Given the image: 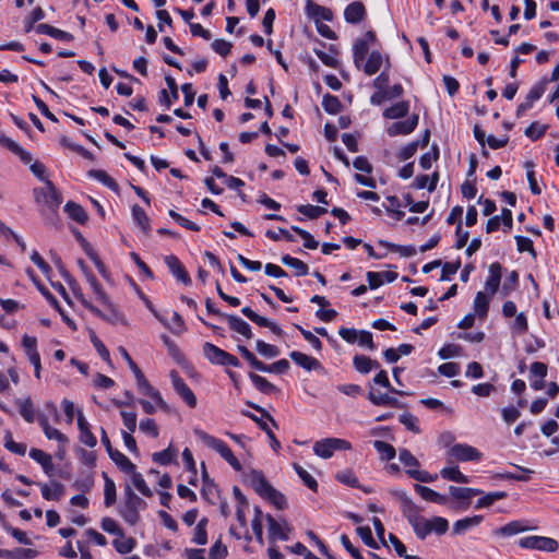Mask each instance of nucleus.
Wrapping results in <instances>:
<instances>
[{"mask_svg": "<svg viewBox=\"0 0 559 559\" xmlns=\"http://www.w3.org/2000/svg\"><path fill=\"white\" fill-rule=\"evenodd\" d=\"M64 211L68 215L79 224H85L87 221V213L85 210L78 203L69 201L64 205Z\"/></svg>", "mask_w": 559, "mask_h": 559, "instance_id": "nucleus-34", "label": "nucleus"}, {"mask_svg": "<svg viewBox=\"0 0 559 559\" xmlns=\"http://www.w3.org/2000/svg\"><path fill=\"white\" fill-rule=\"evenodd\" d=\"M373 447L377 450V452L379 453L380 459L382 461H391L396 455V451H395L394 447L384 441L376 440L373 442Z\"/></svg>", "mask_w": 559, "mask_h": 559, "instance_id": "nucleus-42", "label": "nucleus"}, {"mask_svg": "<svg viewBox=\"0 0 559 559\" xmlns=\"http://www.w3.org/2000/svg\"><path fill=\"white\" fill-rule=\"evenodd\" d=\"M369 46L367 40L356 39L353 46V58L355 66L360 69L365 62Z\"/></svg>", "mask_w": 559, "mask_h": 559, "instance_id": "nucleus-31", "label": "nucleus"}, {"mask_svg": "<svg viewBox=\"0 0 559 559\" xmlns=\"http://www.w3.org/2000/svg\"><path fill=\"white\" fill-rule=\"evenodd\" d=\"M75 297L81 302V305L90 310L92 313H94L96 317L108 321L110 323H114L120 319V314L111 307L110 308V314H105L103 311H100L98 308H96L90 300H87L82 293H75Z\"/></svg>", "mask_w": 559, "mask_h": 559, "instance_id": "nucleus-15", "label": "nucleus"}, {"mask_svg": "<svg viewBox=\"0 0 559 559\" xmlns=\"http://www.w3.org/2000/svg\"><path fill=\"white\" fill-rule=\"evenodd\" d=\"M518 283H519V274L516 271H511L503 284H502V289H501V293L504 295V296H508L512 290L515 289V287L518 286Z\"/></svg>", "mask_w": 559, "mask_h": 559, "instance_id": "nucleus-61", "label": "nucleus"}, {"mask_svg": "<svg viewBox=\"0 0 559 559\" xmlns=\"http://www.w3.org/2000/svg\"><path fill=\"white\" fill-rule=\"evenodd\" d=\"M34 194L38 203L45 204L53 213H56L62 201L61 195L51 181H47L45 188L35 189Z\"/></svg>", "mask_w": 559, "mask_h": 559, "instance_id": "nucleus-7", "label": "nucleus"}, {"mask_svg": "<svg viewBox=\"0 0 559 559\" xmlns=\"http://www.w3.org/2000/svg\"><path fill=\"white\" fill-rule=\"evenodd\" d=\"M132 215H133L134 221L141 227V229L145 234H148L150 233V219H148L145 211L139 205H133Z\"/></svg>", "mask_w": 559, "mask_h": 559, "instance_id": "nucleus-54", "label": "nucleus"}, {"mask_svg": "<svg viewBox=\"0 0 559 559\" xmlns=\"http://www.w3.org/2000/svg\"><path fill=\"white\" fill-rule=\"evenodd\" d=\"M87 174L90 177L100 181L111 190L116 191L118 189V183L106 171L100 169H92Z\"/></svg>", "mask_w": 559, "mask_h": 559, "instance_id": "nucleus-53", "label": "nucleus"}, {"mask_svg": "<svg viewBox=\"0 0 559 559\" xmlns=\"http://www.w3.org/2000/svg\"><path fill=\"white\" fill-rule=\"evenodd\" d=\"M399 459L402 464L408 469H416L419 466V461L407 449H400Z\"/></svg>", "mask_w": 559, "mask_h": 559, "instance_id": "nucleus-62", "label": "nucleus"}, {"mask_svg": "<svg viewBox=\"0 0 559 559\" xmlns=\"http://www.w3.org/2000/svg\"><path fill=\"white\" fill-rule=\"evenodd\" d=\"M263 513L260 508H254V518L252 520L251 526L252 531L255 535L257 540L262 544L263 543V524H262Z\"/></svg>", "mask_w": 559, "mask_h": 559, "instance_id": "nucleus-57", "label": "nucleus"}, {"mask_svg": "<svg viewBox=\"0 0 559 559\" xmlns=\"http://www.w3.org/2000/svg\"><path fill=\"white\" fill-rule=\"evenodd\" d=\"M204 356L215 365L239 367L240 362L238 358L222 348L215 346L212 343H205L203 345Z\"/></svg>", "mask_w": 559, "mask_h": 559, "instance_id": "nucleus-5", "label": "nucleus"}, {"mask_svg": "<svg viewBox=\"0 0 559 559\" xmlns=\"http://www.w3.org/2000/svg\"><path fill=\"white\" fill-rule=\"evenodd\" d=\"M127 474H130L131 476V483L132 485L145 497H152L153 491L147 486L143 475L139 472H136V467H133V472H128Z\"/></svg>", "mask_w": 559, "mask_h": 559, "instance_id": "nucleus-39", "label": "nucleus"}, {"mask_svg": "<svg viewBox=\"0 0 559 559\" xmlns=\"http://www.w3.org/2000/svg\"><path fill=\"white\" fill-rule=\"evenodd\" d=\"M206 525L207 519H201L197 526L194 527V533L192 537V542L197 545H205L207 543V534H206Z\"/></svg>", "mask_w": 559, "mask_h": 559, "instance_id": "nucleus-49", "label": "nucleus"}, {"mask_svg": "<svg viewBox=\"0 0 559 559\" xmlns=\"http://www.w3.org/2000/svg\"><path fill=\"white\" fill-rule=\"evenodd\" d=\"M177 456V450L173 449L170 445L160 451V452H155L153 455H152V459L155 463L157 464H160V465H168L170 464L174 459Z\"/></svg>", "mask_w": 559, "mask_h": 559, "instance_id": "nucleus-50", "label": "nucleus"}, {"mask_svg": "<svg viewBox=\"0 0 559 559\" xmlns=\"http://www.w3.org/2000/svg\"><path fill=\"white\" fill-rule=\"evenodd\" d=\"M281 261L284 265L292 267L295 271L296 276H304L309 272V267L304 261L293 258L289 254L283 255Z\"/></svg>", "mask_w": 559, "mask_h": 559, "instance_id": "nucleus-32", "label": "nucleus"}, {"mask_svg": "<svg viewBox=\"0 0 559 559\" xmlns=\"http://www.w3.org/2000/svg\"><path fill=\"white\" fill-rule=\"evenodd\" d=\"M104 503L106 507H111L116 502V485L111 478L105 474L104 486Z\"/></svg>", "mask_w": 559, "mask_h": 559, "instance_id": "nucleus-55", "label": "nucleus"}, {"mask_svg": "<svg viewBox=\"0 0 559 559\" xmlns=\"http://www.w3.org/2000/svg\"><path fill=\"white\" fill-rule=\"evenodd\" d=\"M512 223V212L509 209H502L501 215H496L488 219L486 225V231L493 233L498 230L501 225H503L508 229H511Z\"/></svg>", "mask_w": 559, "mask_h": 559, "instance_id": "nucleus-19", "label": "nucleus"}, {"mask_svg": "<svg viewBox=\"0 0 559 559\" xmlns=\"http://www.w3.org/2000/svg\"><path fill=\"white\" fill-rule=\"evenodd\" d=\"M322 107L326 112L335 115L341 110L342 103L336 96L325 94L322 98Z\"/></svg>", "mask_w": 559, "mask_h": 559, "instance_id": "nucleus-56", "label": "nucleus"}, {"mask_svg": "<svg viewBox=\"0 0 559 559\" xmlns=\"http://www.w3.org/2000/svg\"><path fill=\"white\" fill-rule=\"evenodd\" d=\"M4 448L17 455H24L26 453V444L15 442L10 430H5L4 432Z\"/></svg>", "mask_w": 559, "mask_h": 559, "instance_id": "nucleus-47", "label": "nucleus"}, {"mask_svg": "<svg viewBox=\"0 0 559 559\" xmlns=\"http://www.w3.org/2000/svg\"><path fill=\"white\" fill-rule=\"evenodd\" d=\"M15 405L19 408L20 415L24 418L25 421L32 424L35 420V408L32 399H19L15 401Z\"/></svg>", "mask_w": 559, "mask_h": 559, "instance_id": "nucleus-29", "label": "nucleus"}, {"mask_svg": "<svg viewBox=\"0 0 559 559\" xmlns=\"http://www.w3.org/2000/svg\"><path fill=\"white\" fill-rule=\"evenodd\" d=\"M383 63V57L378 50H373L369 53L365 63H362V70L367 75H373L377 73Z\"/></svg>", "mask_w": 559, "mask_h": 559, "instance_id": "nucleus-28", "label": "nucleus"}, {"mask_svg": "<svg viewBox=\"0 0 559 559\" xmlns=\"http://www.w3.org/2000/svg\"><path fill=\"white\" fill-rule=\"evenodd\" d=\"M146 508V502L139 497L130 485L123 489V502L119 508V514L130 525L140 521V512Z\"/></svg>", "mask_w": 559, "mask_h": 559, "instance_id": "nucleus-3", "label": "nucleus"}, {"mask_svg": "<svg viewBox=\"0 0 559 559\" xmlns=\"http://www.w3.org/2000/svg\"><path fill=\"white\" fill-rule=\"evenodd\" d=\"M408 111L409 103L406 100H402L386 108L383 111V117L386 119H400L405 117L408 114Z\"/></svg>", "mask_w": 559, "mask_h": 559, "instance_id": "nucleus-30", "label": "nucleus"}, {"mask_svg": "<svg viewBox=\"0 0 559 559\" xmlns=\"http://www.w3.org/2000/svg\"><path fill=\"white\" fill-rule=\"evenodd\" d=\"M372 381H373L374 384H379V385H382V386L389 389L390 392H392L394 394H397V395H401V396L408 395V393L406 391L399 390V389H395V388L391 386V383H390V380H389V377H388V373H386L385 370H380L374 376Z\"/></svg>", "mask_w": 559, "mask_h": 559, "instance_id": "nucleus-45", "label": "nucleus"}, {"mask_svg": "<svg viewBox=\"0 0 559 559\" xmlns=\"http://www.w3.org/2000/svg\"><path fill=\"white\" fill-rule=\"evenodd\" d=\"M224 318L227 320L228 325L233 331L241 334L246 338L252 337L251 328L245 320L234 314H227L224 316Z\"/></svg>", "mask_w": 559, "mask_h": 559, "instance_id": "nucleus-26", "label": "nucleus"}, {"mask_svg": "<svg viewBox=\"0 0 559 559\" xmlns=\"http://www.w3.org/2000/svg\"><path fill=\"white\" fill-rule=\"evenodd\" d=\"M488 308L489 298L483 292H478L474 300V310L476 314L480 318H485L487 316Z\"/></svg>", "mask_w": 559, "mask_h": 559, "instance_id": "nucleus-51", "label": "nucleus"}, {"mask_svg": "<svg viewBox=\"0 0 559 559\" xmlns=\"http://www.w3.org/2000/svg\"><path fill=\"white\" fill-rule=\"evenodd\" d=\"M251 486L258 495L267 499L277 509L283 510L286 507V499L283 493L277 491L264 477L260 471H252L249 475Z\"/></svg>", "mask_w": 559, "mask_h": 559, "instance_id": "nucleus-2", "label": "nucleus"}, {"mask_svg": "<svg viewBox=\"0 0 559 559\" xmlns=\"http://www.w3.org/2000/svg\"><path fill=\"white\" fill-rule=\"evenodd\" d=\"M450 495L457 500H469L474 496L483 495V490L477 488H467V487H455L450 486L449 488Z\"/></svg>", "mask_w": 559, "mask_h": 559, "instance_id": "nucleus-36", "label": "nucleus"}, {"mask_svg": "<svg viewBox=\"0 0 559 559\" xmlns=\"http://www.w3.org/2000/svg\"><path fill=\"white\" fill-rule=\"evenodd\" d=\"M418 115H413L404 121H397L388 127L386 132L390 136L406 135L412 133L418 124Z\"/></svg>", "mask_w": 559, "mask_h": 559, "instance_id": "nucleus-14", "label": "nucleus"}, {"mask_svg": "<svg viewBox=\"0 0 559 559\" xmlns=\"http://www.w3.org/2000/svg\"><path fill=\"white\" fill-rule=\"evenodd\" d=\"M395 497L401 502V511L412 526L417 538L424 540L429 534L443 535L449 528V522L442 516L426 519L420 514V509L414 503L405 491H395Z\"/></svg>", "mask_w": 559, "mask_h": 559, "instance_id": "nucleus-1", "label": "nucleus"}, {"mask_svg": "<svg viewBox=\"0 0 559 559\" xmlns=\"http://www.w3.org/2000/svg\"><path fill=\"white\" fill-rule=\"evenodd\" d=\"M258 353L264 357L273 358L280 355V349L275 345L267 344L261 340L255 343Z\"/></svg>", "mask_w": 559, "mask_h": 559, "instance_id": "nucleus-58", "label": "nucleus"}, {"mask_svg": "<svg viewBox=\"0 0 559 559\" xmlns=\"http://www.w3.org/2000/svg\"><path fill=\"white\" fill-rule=\"evenodd\" d=\"M41 496L46 500H60L64 493V486L60 483H52V486L47 484L40 485Z\"/></svg>", "mask_w": 559, "mask_h": 559, "instance_id": "nucleus-33", "label": "nucleus"}, {"mask_svg": "<svg viewBox=\"0 0 559 559\" xmlns=\"http://www.w3.org/2000/svg\"><path fill=\"white\" fill-rule=\"evenodd\" d=\"M249 378L253 385L264 394H271L276 391V386L274 384L257 373H250Z\"/></svg>", "mask_w": 559, "mask_h": 559, "instance_id": "nucleus-44", "label": "nucleus"}, {"mask_svg": "<svg viewBox=\"0 0 559 559\" xmlns=\"http://www.w3.org/2000/svg\"><path fill=\"white\" fill-rule=\"evenodd\" d=\"M366 8L362 2L354 1L344 10V19L349 24H357L366 17Z\"/></svg>", "mask_w": 559, "mask_h": 559, "instance_id": "nucleus-18", "label": "nucleus"}, {"mask_svg": "<svg viewBox=\"0 0 559 559\" xmlns=\"http://www.w3.org/2000/svg\"><path fill=\"white\" fill-rule=\"evenodd\" d=\"M35 31L38 34H45V35L53 37V38H56L58 40H63V41H71V40H73V35L72 34H70L68 32H64L62 29H59L57 27H53V26H51L49 24H46V23L38 24L35 27Z\"/></svg>", "mask_w": 559, "mask_h": 559, "instance_id": "nucleus-24", "label": "nucleus"}, {"mask_svg": "<svg viewBox=\"0 0 559 559\" xmlns=\"http://www.w3.org/2000/svg\"><path fill=\"white\" fill-rule=\"evenodd\" d=\"M352 444L345 440L340 438H326L320 441H317L313 445V452L323 459H329L333 455L336 450H350Z\"/></svg>", "mask_w": 559, "mask_h": 559, "instance_id": "nucleus-6", "label": "nucleus"}, {"mask_svg": "<svg viewBox=\"0 0 559 559\" xmlns=\"http://www.w3.org/2000/svg\"><path fill=\"white\" fill-rule=\"evenodd\" d=\"M515 467L519 469L520 473L504 472L498 474L497 477L507 480L528 481L531 479V475L534 474L533 469L518 465H515Z\"/></svg>", "mask_w": 559, "mask_h": 559, "instance_id": "nucleus-37", "label": "nucleus"}, {"mask_svg": "<svg viewBox=\"0 0 559 559\" xmlns=\"http://www.w3.org/2000/svg\"><path fill=\"white\" fill-rule=\"evenodd\" d=\"M414 490L426 501L437 504H445L448 502V498L444 495H441L429 487L415 484Z\"/></svg>", "mask_w": 559, "mask_h": 559, "instance_id": "nucleus-23", "label": "nucleus"}, {"mask_svg": "<svg viewBox=\"0 0 559 559\" xmlns=\"http://www.w3.org/2000/svg\"><path fill=\"white\" fill-rule=\"evenodd\" d=\"M502 266L500 263L495 262L489 265V276L485 282L486 290L492 296L499 289L501 282Z\"/></svg>", "mask_w": 559, "mask_h": 559, "instance_id": "nucleus-20", "label": "nucleus"}, {"mask_svg": "<svg viewBox=\"0 0 559 559\" xmlns=\"http://www.w3.org/2000/svg\"><path fill=\"white\" fill-rule=\"evenodd\" d=\"M165 263L166 265L168 266L169 271L171 272V274L180 282H182L183 284H190L191 283V278L188 274V272L186 271L185 266L182 265V263L179 261V259L175 255H166L165 257Z\"/></svg>", "mask_w": 559, "mask_h": 559, "instance_id": "nucleus-17", "label": "nucleus"}, {"mask_svg": "<svg viewBox=\"0 0 559 559\" xmlns=\"http://www.w3.org/2000/svg\"><path fill=\"white\" fill-rule=\"evenodd\" d=\"M112 545L119 554L126 555L133 550L135 540L132 537H124L122 533V537L114 539Z\"/></svg>", "mask_w": 559, "mask_h": 559, "instance_id": "nucleus-46", "label": "nucleus"}, {"mask_svg": "<svg viewBox=\"0 0 559 559\" xmlns=\"http://www.w3.org/2000/svg\"><path fill=\"white\" fill-rule=\"evenodd\" d=\"M154 314L165 326L170 329L171 332L175 333V334H180V333H182L186 330V325H185L183 319H182V317L178 312H173V316H171L173 325L168 324L157 313L154 312Z\"/></svg>", "mask_w": 559, "mask_h": 559, "instance_id": "nucleus-48", "label": "nucleus"}, {"mask_svg": "<svg viewBox=\"0 0 559 559\" xmlns=\"http://www.w3.org/2000/svg\"><path fill=\"white\" fill-rule=\"evenodd\" d=\"M519 545L525 549H536L548 552H554L558 549V542L556 539L536 535L521 538Z\"/></svg>", "mask_w": 559, "mask_h": 559, "instance_id": "nucleus-8", "label": "nucleus"}, {"mask_svg": "<svg viewBox=\"0 0 559 559\" xmlns=\"http://www.w3.org/2000/svg\"><path fill=\"white\" fill-rule=\"evenodd\" d=\"M297 211L310 219L318 218L328 212V210L325 207L312 205V204L299 205L297 207Z\"/></svg>", "mask_w": 559, "mask_h": 559, "instance_id": "nucleus-52", "label": "nucleus"}, {"mask_svg": "<svg viewBox=\"0 0 559 559\" xmlns=\"http://www.w3.org/2000/svg\"><path fill=\"white\" fill-rule=\"evenodd\" d=\"M294 468L298 476L301 478L304 484L311 490L317 491L318 483L317 480L300 465L294 464Z\"/></svg>", "mask_w": 559, "mask_h": 559, "instance_id": "nucleus-59", "label": "nucleus"}, {"mask_svg": "<svg viewBox=\"0 0 559 559\" xmlns=\"http://www.w3.org/2000/svg\"><path fill=\"white\" fill-rule=\"evenodd\" d=\"M169 376L177 394L180 395V397L187 403L189 407L194 408L198 402L197 396L185 382V380L179 376L178 371L171 370Z\"/></svg>", "mask_w": 559, "mask_h": 559, "instance_id": "nucleus-10", "label": "nucleus"}, {"mask_svg": "<svg viewBox=\"0 0 559 559\" xmlns=\"http://www.w3.org/2000/svg\"><path fill=\"white\" fill-rule=\"evenodd\" d=\"M400 421L412 432L419 433L418 418L409 413H404L400 416Z\"/></svg>", "mask_w": 559, "mask_h": 559, "instance_id": "nucleus-64", "label": "nucleus"}, {"mask_svg": "<svg viewBox=\"0 0 559 559\" xmlns=\"http://www.w3.org/2000/svg\"><path fill=\"white\" fill-rule=\"evenodd\" d=\"M134 377L136 380V385H138L139 391L143 395L150 396L159 408L168 412L169 411L168 404L164 401L160 393L150 384V382L146 380L143 372L140 370L134 373Z\"/></svg>", "mask_w": 559, "mask_h": 559, "instance_id": "nucleus-9", "label": "nucleus"}, {"mask_svg": "<svg viewBox=\"0 0 559 559\" xmlns=\"http://www.w3.org/2000/svg\"><path fill=\"white\" fill-rule=\"evenodd\" d=\"M29 456L36 461L38 464L41 465L44 472L47 475H51L55 469V465L52 462V457L50 454L46 453L45 451L40 449H31Z\"/></svg>", "mask_w": 559, "mask_h": 559, "instance_id": "nucleus-25", "label": "nucleus"}, {"mask_svg": "<svg viewBox=\"0 0 559 559\" xmlns=\"http://www.w3.org/2000/svg\"><path fill=\"white\" fill-rule=\"evenodd\" d=\"M86 280H87L88 284L91 285V288H92L93 293L95 294L97 300L105 306L111 307L109 297L104 292L102 285L96 280V277L92 273H86Z\"/></svg>", "mask_w": 559, "mask_h": 559, "instance_id": "nucleus-35", "label": "nucleus"}, {"mask_svg": "<svg viewBox=\"0 0 559 559\" xmlns=\"http://www.w3.org/2000/svg\"><path fill=\"white\" fill-rule=\"evenodd\" d=\"M266 521L269 526V538L271 540H287L289 538L292 527L285 521L281 523L270 514L266 515Z\"/></svg>", "mask_w": 559, "mask_h": 559, "instance_id": "nucleus-12", "label": "nucleus"}, {"mask_svg": "<svg viewBox=\"0 0 559 559\" xmlns=\"http://www.w3.org/2000/svg\"><path fill=\"white\" fill-rule=\"evenodd\" d=\"M195 436L209 448L215 450L236 471H241V464L234 455L229 447L221 439H217L203 430H195Z\"/></svg>", "mask_w": 559, "mask_h": 559, "instance_id": "nucleus-4", "label": "nucleus"}, {"mask_svg": "<svg viewBox=\"0 0 559 559\" xmlns=\"http://www.w3.org/2000/svg\"><path fill=\"white\" fill-rule=\"evenodd\" d=\"M110 459L121 468L122 472H133L135 466L123 453L118 450H112L108 453Z\"/></svg>", "mask_w": 559, "mask_h": 559, "instance_id": "nucleus-43", "label": "nucleus"}, {"mask_svg": "<svg viewBox=\"0 0 559 559\" xmlns=\"http://www.w3.org/2000/svg\"><path fill=\"white\" fill-rule=\"evenodd\" d=\"M290 359L307 371H324L322 364L314 357L304 354L298 350L289 353Z\"/></svg>", "mask_w": 559, "mask_h": 559, "instance_id": "nucleus-13", "label": "nucleus"}, {"mask_svg": "<svg viewBox=\"0 0 559 559\" xmlns=\"http://www.w3.org/2000/svg\"><path fill=\"white\" fill-rule=\"evenodd\" d=\"M354 367L357 371L361 373H368L373 368H379L380 365L378 361L370 359L367 356L364 355H356L353 359Z\"/></svg>", "mask_w": 559, "mask_h": 559, "instance_id": "nucleus-38", "label": "nucleus"}, {"mask_svg": "<svg viewBox=\"0 0 559 559\" xmlns=\"http://www.w3.org/2000/svg\"><path fill=\"white\" fill-rule=\"evenodd\" d=\"M22 346L28 358V360H36L35 358L40 357L37 350V340L34 336L24 335L22 338Z\"/></svg>", "mask_w": 559, "mask_h": 559, "instance_id": "nucleus-41", "label": "nucleus"}, {"mask_svg": "<svg viewBox=\"0 0 559 559\" xmlns=\"http://www.w3.org/2000/svg\"><path fill=\"white\" fill-rule=\"evenodd\" d=\"M368 400L376 406H388L394 408H402L404 405L394 396L388 393H381L370 388Z\"/></svg>", "mask_w": 559, "mask_h": 559, "instance_id": "nucleus-16", "label": "nucleus"}, {"mask_svg": "<svg viewBox=\"0 0 559 559\" xmlns=\"http://www.w3.org/2000/svg\"><path fill=\"white\" fill-rule=\"evenodd\" d=\"M449 455L460 462L479 461L481 459V453L466 443L454 444L449 450Z\"/></svg>", "mask_w": 559, "mask_h": 559, "instance_id": "nucleus-11", "label": "nucleus"}, {"mask_svg": "<svg viewBox=\"0 0 559 559\" xmlns=\"http://www.w3.org/2000/svg\"><path fill=\"white\" fill-rule=\"evenodd\" d=\"M440 475L442 478L460 484H468L469 478L460 472L456 466L444 467L440 471Z\"/></svg>", "mask_w": 559, "mask_h": 559, "instance_id": "nucleus-40", "label": "nucleus"}, {"mask_svg": "<svg viewBox=\"0 0 559 559\" xmlns=\"http://www.w3.org/2000/svg\"><path fill=\"white\" fill-rule=\"evenodd\" d=\"M78 426L80 430V441L90 448H94L97 444V439L92 433L90 425L81 411L78 412Z\"/></svg>", "mask_w": 559, "mask_h": 559, "instance_id": "nucleus-21", "label": "nucleus"}, {"mask_svg": "<svg viewBox=\"0 0 559 559\" xmlns=\"http://www.w3.org/2000/svg\"><path fill=\"white\" fill-rule=\"evenodd\" d=\"M483 515H473L457 520L453 524V533L456 535H462L466 533L468 530L478 526L483 522Z\"/></svg>", "mask_w": 559, "mask_h": 559, "instance_id": "nucleus-27", "label": "nucleus"}, {"mask_svg": "<svg viewBox=\"0 0 559 559\" xmlns=\"http://www.w3.org/2000/svg\"><path fill=\"white\" fill-rule=\"evenodd\" d=\"M397 273L391 271L368 272L367 281L371 289L380 287L384 282L392 283L396 280Z\"/></svg>", "mask_w": 559, "mask_h": 559, "instance_id": "nucleus-22", "label": "nucleus"}, {"mask_svg": "<svg viewBox=\"0 0 559 559\" xmlns=\"http://www.w3.org/2000/svg\"><path fill=\"white\" fill-rule=\"evenodd\" d=\"M100 527L103 531L109 534L122 537V530L119 527L118 523L111 518H104L100 522Z\"/></svg>", "mask_w": 559, "mask_h": 559, "instance_id": "nucleus-63", "label": "nucleus"}, {"mask_svg": "<svg viewBox=\"0 0 559 559\" xmlns=\"http://www.w3.org/2000/svg\"><path fill=\"white\" fill-rule=\"evenodd\" d=\"M524 167L526 169V177L530 183V189L533 194H540V188L537 185L536 178H535V171H534V164L531 160L525 162Z\"/></svg>", "mask_w": 559, "mask_h": 559, "instance_id": "nucleus-60", "label": "nucleus"}]
</instances>
